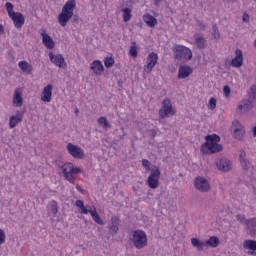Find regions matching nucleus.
<instances>
[{"label": "nucleus", "instance_id": "bf43d9fd", "mask_svg": "<svg viewBox=\"0 0 256 256\" xmlns=\"http://www.w3.org/2000/svg\"><path fill=\"white\" fill-rule=\"evenodd\" d=\"M121 131H124V128H123V127L121 128Z\"/></svg>", "mask_w": 256, "mask_h": 256}, {"label": "nucleus", "instance_id": "8fccbe9b", "mask_svg": "<svg viewBox=\"0 0 256 256\" xmlns=\"http://www.w3.org/2000/svg\"><path fill=\"white\" fill-rule=\"evenodd\" d=\"M81 209V213L83 215H87V213H89V210L84 206L83 208H80Z\"/></svg>", "mask_w": 256, "mask_h": 256}, {"label": "nucleus", "instance_id": "9d476101", "mask_svg": "<svg viewBox=\"0 0 256 256\" xmlns=\"http://www.w3.org/2000/svg\"><path fill=\"white\" fill-rule=\"evenodd\" d=\"M223 151V146L219 143H205L202 145V153L204 155H213Z\"/></svg>", "mask_w": 256, "mask_h": 256}, {"label": "nucleus", "instance_id": "20e7f679", "mask_svg": "<svg viewBox=\"0 0 256 256\" xmlns=\"http://www.w3.org/2000/svg\"><path fill=\"white\" fill-rule=\"evenodd\" d=\"M191 245L195 247L198 251H203V247H219V237L212 236L206 242H201L199 238H191Z\"/></svg>", "mask_w": 256, "mask_h": 256}, {"label": "nucleus", "instance_id": "473e14b6", "mask_svg": "<svg viewBox=\"0 0 256 256\" xmlns=\"http://www.w3.org/2000/svg\"><path fill=\"white\" fill-rule=\"evenodd\" d=\"M248 101H251L252 103L255 102L256 100V86H252L250 87L249 89V92H248Z\"/></svg>", "mask_w": 256, "mask_h": 256}, {"label": "nucleus", "instance_id": "c756f323", "mask_svg": "<svg viewBox=\"0 0 256 256\" xmlns=\"http://www.w3.org/2000/svg\"><path fill=\"white\" fill-rule=\"evenodd\" d=\"M244 249H249L250 251H256V241L255 240H246L243 243Z\"/></svg>", "mask_w": 256, "mask_h": 256}, {"label": "nucleus", "instance_id": "4468645a", "mask_svg": "<svg viewBox=\"0 0 256 256\" xmlns=\"http://www.w3.org/2000/svg\"><path fill=\"white\" fill-rule=\"evenodd\" d=\"M239 161L244 175H247V173H249V169H251V162L247 159V153L245 150H240Z\"/></svg>", "mask_w": 256, "mask_h": 256}, {"label": "nucleus", "instance_id": "a211bd4d", "mask_svg": "<svg viewBox=\"0 0 256 256\" xmlns=\"http://www.w3.org/2000/svg\"><path fill=\"white\" fill-rule=\"evenodd\" d=\"M255 107V104L248 99H243L239 104H238V111L243 115L245 113H248V111H251Z\"/></svg>", "mask_w": 256, "mask_h": 256}, {"label": "nucleus", "instance_id": "b1692460", "mask_svg": "<svg viewBox=\"0 0 256 256\" xmlns=\"http://www.w3.org/2000/svg\"><path fill=\"white\" fill-rule=\"evenodd\" d=\"M18 67L23 73H26V75H31V73H33V65L29 64L27 61H20Z\"/></svg>", "mask_w": 256, "mask_h": 256}, {"label": "nucleus", "instance_id": "aec40b11", "mask_svg": "<svg viewBox=\"0 0 256 256\" xmlns=\"http://www.w3.org/2000/svg\"><path fill=\"white\" fill-rule=\"evenodd\" d=\"M51 97H53V85L48 84L42 92L41 99L44 103H51Z\"/></svg>", "mask_w": 256, "mask_h": 256}, {"label": "nucleus", "instance_id": "09e8293b", "mask_svg": "<svg viewBox=\"0 0 256 256\" xmlns=\"http://www.w3.org/2000/svg\"><path fill=\"white\" fill-rule=\"evenodd\" d=\"M14 117H16V119H19V117H21V121H23V114H21L20 111H16V115Z\"/></svg>", "mask_w": 256, "mask_h": 256}, {"label": "nucleus", "instance_id": "4c0bfd02", "mask_svg": "<svg viewBox=\"0 0 256 256\" xmlns=\"http://www.w3.org/2000/svg\"><path fill=\"white\" fill-rule=\"evenodd\" d=\"M142 165H143V167H145L146 171H150V173H151V170L153 169V165L151 164V162L149 160L143 159Z\"/></svg>", "mask_w": 256, "mask_h": 256}, {"label": "nucleus", "instance_id": "f257e3e1", "mask_svg": "<svg viewBox=\"0 0 256 256\" xmlns=\"http://www.w3.org/2000/svg\"><path fill=\"white\" fill-rule=\"evenodd\" d=\"M77 6L75 0H68L62 7V12L58 15V23L61 27H67L69 20L73 19L74 23L79 21V16H73V11Z\"/></svg>", "mask_w": 256, "mask_h": 256}, {"label": "nucleus", "instance_id": "603ef678", "mask_svg": "<svg viewBox=\"0 0 256 256\" xmlns=\"http://www.w3.org/2000/svg\"><path fill=\"white\" fill-rule=\"evenodd\" d=\"M160 1H161V0H154V5H155L156 7H159Z\"/></svg>", "mask_w": 256, "mask_h": 256}, {"label": "nucleus", "instance_id": "c03bdc74", "mask_svg": "<svg viewBox=\"0 0 256 256\" xmlns=\"http://www.w3.org/2000/svg\"><path fill=\"white\" fill-rule=\"evenodd\" d=\"M5 231H3V229H0V245H3V243H5Z\"/></svg>", "mask_w": 256, "mask_h": 256}, {"label": "nucleus", "instance_id": "79ce46f5", "mask_svg": "<svg viewBox=\"0 0 256 256\" xmlns=\"http://www.w3.org/2000/svg\"><path fill=\"white\" fill-rule=\"evenodd\" d=\"M79 173H81V168H78V167L74 168L72 164V170L70 171V175H72L73 177V175H79Z\"/></svg>", "mask_w": 256, "mask_h": 256}, {"label": "nucleus", "instance_id": "a18cd8bd", "mask_svg": "<svg viewBox=\"0 0 256 256\" xmlns=\"http://www.w3.org/2000/svg\"><path fill=\"white\" fill-rule=\"evenodd\" d=\"M76 207H78L79 209H83L85 207V204L83 203L82 200H76L75 202Z\"/></svg>", "mask_w": 256, "mask_h": 256}, {"label": "nucleus", "instance_id": "4d7b16f0", "mask_svg": "<svg viewBox=\"0 0 256 256\" xmlns=\"http://www.w3.org/2000/svg\"><path fill=\"white\" fill-rule=\"evenodd\" d=\"M74 113H75L76 115H79V109L76 108L75 111H74Z\"/></svg>", "mask_w": 256, "mask_h": 256}, {"label": "nucleus", "instance_id": "0eeeda50", "mask_svg": "<svg viewBox=\"0 0 256 256\" xmlns=\"http://www.w3.org/2000/svg\"><path fill=\"white\" fill-rule=\"evenodd\" d=\"M57 167L63 173V177L72 185H75V176L71 175V171H73V163H57Z\"/></svg>", "mask_w": 256, "mask_h": 256}, {"label": "nucleus", "instance_id": "7ed1b4c3", "mask_svg": "<svg viewBox=\"0 0 256 256\" xmlns=\"http://www.w3.org/2000/svg\"><path fill=\"white\" fill-rule=\"evenodd\" d=\"M172 51L174 53V59L175 61H179L181 59H185L186 61H191L193 59V52H191V49L183 46L176 44L172 48Z\"/></svg>", "mask_w": 256, "mask_h": 256}, {"label": "nucleus", "instance_id": "c85d7f7f", "mask_svg": "<svg viewBox=\"0 0 256 256\" xmlns=\"http://www.w3.org/2000/svg\"><path fill=\"white\" fill-rule=\"evenodd\" d=\"M21 121H23V120H21V117L17 118L13 115L10 116V118H9V127H10V129H15V127L17 125H19V123H21Z\"/></svg>", "mask_w": 256, "mask_h": 256}, {"label": "nucleus", "instance_id": "412c9836", "mask_svg": "<svg viewBox=\"0 0 256 256\" xmlns=\"http://www.w3.org/2000/svg\"><path fill=\"white\" fill-rule=\"evenodd\" d=\"M235 58L232 59L231 61V65L232 67H242L243 65V51H241V49H236L235 51Z\"/></svg>", "mask_w": 256, "mask_h": 256}, {"label": "nucleus", "instance_id": "c9c22d12", "mask_svg": "<svg viewBox=\"0 0 256 256\" xmlns=\"http://www.w3.org/2000/svg\"><path fill=\"white\" fill-rule=\"evenodd\" d=\"M104 65L106 69H110V67H113V65H115V59L107 57L104 61Z\"/></svg>", "mask_w": 256, "mask_h": 256}, {"label": "nucleus", "instance_id": "1a4fd4ad", "mask_svg": "<svg viewBox=\"0 0 256 256\" xmlns=\"http://www.w3.org/2000/svg\"><path fill=\"white\" fill-rule=\"evenodd\" d=\"M194 187L197 191H200V193H208V191H211V184H209V181L203 176H198L194 179Z\"/></svg>", "mask_w": 256, "mask_h": 256}, {"label": "nucleus", "instance_id": "a878e982", "mask_svg": "<svg viewBox=\"0 0 256 256\" xmlns=\"http://www.w3.org/2000/svg\"><path fill=\"white\" fill-rule=\"evenodd\" d=\"M143 19L148 27H155V25H157V18H155L151 14H145L143 16Z\"/></svg>", "mask_w": 256, "mask_h": 256}, {"label": "nucleus", "instance_id": "4be33fe9", "mask_svg": "<svg viewBox=\"0 0 256 256\" xmlns=\"http://www.w3.org/2000/svg\"><path fill=\"white\" fill-rule=\"evenodd\" d=\"M191 73H193V68L190 66H180L177 77L178 79H187Z\"/></svg>", "mask_w": 256, "mask_h": 256}, {"label": "nucleus", "instance_id": "a19ab883", "mask_svg": "<svg viewBox=\"0 0 256 256\" xmlns=\"http://www.w3.org/2000/svg\"><path fill=\"white\" fill-rule=\"evenodd\" d=\"M209 107L211 109V111H213V109H215L217 107V100L215 98H210L209 100Z\"/></svg>", "mask_w": 256, "mask_h": 256}, {"label": "nucleus", "instance_id": "6e6d98bb", "mask_svg": "<svg viewBox=\"0 0 256 256\" xmlns=\"http://www.w3.org/2000/svg\"><path fill=\"white\" fill-rule=\"evenodd\" d=\"M205 24H203V23H200V28L202 29V30H204L205 29Z\"/></svg>", "mask_w": 256, "mask_h": 256}, {"label": "nucleus", "instance_id": "bb28decb", "mask_svg": "<svg viewBox=\"0 0 256 256\" xmlns=\"http://www.w3.org/2000/svg\"><path fill=\"white\" fill-rule=\"evenodd\" d=\"M195 43L198 49H205L207 47V40L201 35H195Z\"/></svg>", "mask_w": 256, "mask_h": 256}, {"label": "nucleus", "instance_id": "58836bf2", "mask_svg": "<svg viewBox=\"0 0 256 256\" xmlns=\"http://www.w3.org/2000/svg\"><path fill=\"white\" fill-rule=\"evenodd\" d=\"M98 123L99 125H102V127H109V121L106 117L101 116L100 118H98Z\"/></svg>", "mask_w": 256, "mask_h": 256}, {"label": "nucleus", "instance_id": "5701e85b", "mask_svg": "<svg viewBox=\"0 0 256 256\" xmlns=\"http://www.w3.org/2000/svg\"><path fill=\"white\" fill-rule=\"evenodd\" d=\"M90 69L94 71L96 75H103V71H105V68L103 67V63L99 60H95L92 62Z\"/></svg>", "mask_w": 256, "mask_h": 256}, {"label": "nucleus", "instance_id": "423d86ee", "mask_svg": "<svg viewBox=\"0 0 256 256\" xmlns=\"http://www.w3.org/2000/svg\"><path fill=\"white\" fill-rule=\"evenodd\" d=\"M150 171L151 174L147 179L148 187L150 189H157L159 187V179H161V170H159L158 166H152Z\"/></svg>", "mask_w": 256, "mask_h": 256}, {"label": "nucleus", "instance_id": "ddd939ff", "mask_svg": "<svg viewBox=\"0 0 256 256\" xmlns=\"http://www.w3.org/2000/svg\"><path fill=\"white\" fill-rule=\"evenodd\" d=\"M67 151L70 155L74 157V159H83L85 153L83 152V149L81 147L74 145L72 143H69L67 145Z\"/></svg>", "mask_w": 256, "mask_h": 256}, {"label": "nucleus", "instance_id": "f03ea898", "mask_svg": "<svg viewBox=\"0 0 256 256\" xmlns=\"http://www.w3.org/2000/svg\"><path fill=\"white\" fill-rule=\"evenodd\" d=\"M5 9L8 13V17L12 19L16 29H21V27L25 25V16H23L21 12L13 11V9H15V6H13L11 2H6Z\"/></svg>", "mask_w": 256, "mask_h": 256}, {"label": "nucleus", "instance_id": "2eb2a0df", "mask_svg": "<svg viewBox=\"0 0 256 256\" xmlns=\"http://www.w3.org/2000/svg\"><path fill=\"white\" fill-rule=\"evenodd\" d=\"M232 165L231 161L227 158H220L216 161V167L223 173L231 171Z\"/></svg>", "mask_w": 256, "mask_h": 256}, {"label": "nucleus", "instance_id": "7c9ffc66", "mask_svg": "<svg viewBox=\"0 0 256 256\" xmlns=\"http://www.w3.org/2000/svg\"><path fill=\"white\" fill-rule=\"evenodd\" d=\"M206 143H219L221 141V137L217 134L207 135Z\"/></svg>", "mask_w": 256, "mask_h": 256}, {"label": "nucleus", "instance_id": "cd10ccee", "mask_svg": "<svg viewBox=\"0 0 256 256\" xmlns=\"http://www.w3.org/2000/svg\"><path fill=\"white\" fill-rule=\"evenodd\" d=\"M13 104L15 105V107H21L23 105V97L17 90L14 92Z\"/></svg>", "mask_w": 256, "mask_h": 256}, {"label": "nucleus", "instance_id": "ea45409f", "mask_svg": "<svg viewBox=\"0 0 256 256\" xmlns=\"http://www.w3.org/2000/svg\"><path fill=\"white\" fill-rule=\"evenodd\" d=\"M223 93L224 97H231V87H229V85H225L223 87Z\"/></svg>", "mask_w": 256, "mask_h": 256}, {"label": "nucleus", "instance_id": "2f4dec72", "mask_svg": "<svg viewBox=\"0 0 256 256\" xmlns=\"http://www.w3.org/2000/svg\"><path fill=\"white\" fill-rule=\"evenodd\" d=\"M122 13H123L124 23H127V22L131 21V9L130 8H123L122 7Z\"/></svg>", "mask_w": 256, "mask_h": 256}, {"label": "nucleus", "instance_id": "052dcab7", "mask_svg": "<svg viewBox=\"0 0 256 256\" xmlns=\"http://www.w3.org/2000/svg\"><path fill=\"white\" fill-rule=\"evenodd\" d=\"M120 139H123V136H121Z\"/></svg>", "mask_w": 256, "mask_h": 256}, {"label": "nucleus", "instance_id": "5fc2aeb1", "mask_svg": "<svg viewBox=\"0 0 256 256\" xmlns=\"http://www.w3.org/2000/svg\"><path fill=\"white\" fill-rule=\"evenodd\" d=\"M252 133H253L254 137H256V125L252 129Z\"/></svg>", "mask_w": 256, "mask_h": 256}, {"label": "nucleus", "instance_id": "f704fd0d", "mask_svg": "<svg viewBox=\"0 0 256 256\" xmlns=\"http://www.w3.org/2000/svg\"><path fill=\"white\" fill-rule=\"evenodd\" d=\"M135 45H137V43L132 42V46H130V49H129V55H130V57H133V58L137 57V55H138L137 46H135Z\"/></svg>", "mask_w": 256, "mask_h": 256}, {"label": "nucleus", "instance_id": "dca6fc26", "mask_svg": "<svg viewBox=\"0 0 256 256\" xmlns=\"http://www.w3.org/2000/svg\"><path fill=\"white\" fill-rule=\"evenodd\" d=\"M50 61L56 65V67H60V69H65L67 67V63H65V58L61 54L54 55L53 52L49 53Z\"/></svg>", "mask_w": 256, "mask_h": 256}, {"label": "nucleus", "instance_id": "37998d69", "mask_svg": "<svg viewBox=\"0 0 256 256\" xmlns=\"http://www.w3.org/2000/svg\"><path fill=\"white\" fill-rule=\"evenodd\" d=\"M236 219H237V221H239V223H247V220H246V218H245V215H241V214H238L237 216H236Z\"/></svg>", "mask_w": 256, "mask_h": 256}, {"label": "nucleus", "instance_id": "72a5a7b5", "mask_svg": "<svg viewBox=\"0 0 256 256\" xmlns=\"http://www.w3.org/2000/svg\"><path fill=\"white\" fill-rule=\"evenodd\" d=\"M212 35L215 41H219V39H221V33H219V27H217V24H213L212 26Z\"/></svg>", "mask_w": 256, "mask_h": 256}, {"label": "nucleus", "instance_id": "864d4df0", "mask_svg": "<svg viewBox=\"0 0 256 256\" xmlns=\"http://www.w3.org/2000/svg\"><path fill=\"white\" fill-rule=\"evenodd\" d=\"M243 21H249V15H244L243 16Z\"/></svg>", "mask_w": 256, "mask_h": 256}, {"label": "nucleus", "instance_id": "13d9d810", "mask_svg": "<svg viewBox=\"0 0 256 256\" xmlns=\"http://www.w3.org/2000/svg\"><path fill=\"white\" fill-rule=\"evenodd\" d=\"M77 190L83 192V188H81V186H77Z\"/></svg>", "mask_w": 256, "mask_h": 256}, {"label": "nucleus", "instance_id": "39448f33", "mask_svg": "<svg viewBox=\"0 0 256 256\" xmlns=\"http://www.w3.org/2000/svg\"><path fill=\"white\" fill-rule=\"evenodd\" d=\"M132 243L136 249H145L147 234L143 230H136L132 235Z\"/></svg>", "mask_w": 256, "mask_h": 256}, {"label": "nucleus", "instance_id": "6e6552de", "mask_svg": "<svg viewBox=\"0 0 256 256\" xmlns=\"http://www.w3.org/2000/svg\"><path fill=\"white\" fill-rule=\"evenodd\" d=\"M175 113L173 109V104H171V99L166 98L162 101V108L159 110L160 119H167Z\"/></svg>", "mask_w": 256, "mask_h": 256}, {"label": "nucleus", "instance_id": "3c124183", "mask_svg": "<svg viewBox=\"0 0 256 256\" xmlns=\"http://www.w3.org/2000/svg\"><path fill=\"white\" fill-rule=\"evenodd\" d=\"M3 33H5V27L0 24V35H3Z\"/></svg>", "mask_w": 256, "mask_h": 256}, {"label": "nucleus", "instance_id": "f3484780", "mask_svg": "<svg viewBox=\"0 0 256 256\" xmlns=\"http://www.w3.org/2000/svg\"><path fill=\"white\" fill-rule=\"evenodd\" d=\"M40 35L42 37V43L45 45L48 49H55V41H53V38L47 34L45 29L40 30Z\"/></svg>", "mask_w": 256, "mask_h": 256}, {"label": "nucleus", "instance_id": "6ab92c4d", "mask_svg": "<svg viewBox=\"0 0 256 256\" xmlns=\"http://www.w3.org/2000/svg\"><path fill=\"white\" fill-rule=\"evenodd\" d=\"M119 223H121V219H119V216H113L110 220L109 224V233L112 236L117 235L119 232Z\"/></svg>", "mask_w": 256, "mask_h": 256}, {"label": "nucleus", "instance_id": "9b49d317", "mask_svg": "<svg viewBox=\"0 0 256 256\" xmlns=\"http://www.w3.org/2000/svg\"><path fill=\"white\" fill-rule=\"evenodd\" d=\"M233 137L238 141H243L245 137V127L241 124L239 120H236L232 123Z\"/></svg>", "mask_w": 256, "mask_h": 256}, {"label": "nucleus", "instance_id": "49530a36", "mask_svg": "<svg viewBox=\"0 0 256 256\" xmlns=\"http://www.w3.org/2000/svg\"><path fill=\"white\" fill-rule=\"evenodd\" d=\"M51 209H52V212L54 213V215H57V202H53V204L51 205Z\"/></svg>", "mask_w": 256, "mask_h": 256}, {"label": "nucleus", "instance_id": "e433bc0d", "mask_svg": "<svg viewBox=\"0 0 256 256\" xmlns=\"http://www.w3.org/2000/svg\"><path fill=\"white\" fill-rule=\"evenodd\" d=\"M92 219L97 225H105V222H103V219H101V216L97 212L93 214Z\"/></svg>", "mask_w": 256, "mask_h": 256}, {"label": "nucleus", "instance_id": "393cba45", "mask_svg": "<svg viewBox=\"0 0 256 256\" xmlns=\"http://www.w3.org/2000/svg\"><path fill=\"white\" fill-rule=\"evenodd\" d=\"M246 229L249 231L250 235H255L256 233V218H252L246 221Z\"/></svg>", "mask_w": 256, "mask_h": 256}, {"label": "nucleus", "instance_id": "f8f14e48", "mask_svg": "<svg viewBox=\"0 0 256 256\" xmlns=\"http://www.w3.org/2000/svg\"><path fill=\"white\" fill-rule=\"evenodd\" d=\"M157 61H159V56L157 55V53H149L147 57V65L144 66L145 73H151V71L155 69Z\"/></svg>", "mask_w": 256, "mask_h": 256}, {"label": "nucleus", "instance_id": "de8ad7c7", "mask_svg": "<svg viewBox=\"0 0 256 256\" xmlns=\"http://www.w3.org/2000/svg\"><path fill=\"white\" fill-rule=\"evenodd\" d=\"M88 213H90L91 217H93V215H96L97 209L91 208L90 210H88Z\"/></svg>", "mask_w": 256, "mask_h": 256}]
</instances>
